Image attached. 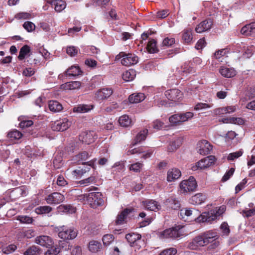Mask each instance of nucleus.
<instances>
[{
	"mask_svg": "<svg viewBox=\"0 0 255 255\" xmlns=\"http://www.w3.org/2000/svg\"><path fill=\"white\" fill-rule=\"evenodd\" d=\"M226 211L224 206L217 207L208 212H205L200 215L198 210L195 208H185L181 209L178 213V216L184 221H186L190 217L192 220L198 219L202 222L212 223L216 221Z\"/></svg>",
	"mask_w": 255,
	"mask_h": 255,
	"instance_id": "f257e3e1",
	"label": "nucleus"
},
{
	"mask_svg": "<svg viewBox=\"0 0 255 255\" xmlns=\"http://www.w3.org/2000/svg\"><path fill=\"white\" fill-rule=\"evenodd\" d=\"M183 226L176 225L172 228L167 229L163 231L159 232L158 237L161 240L176 239L184 236Z\"/></svg>",
	"mask_w": 255,
	"mask_h": 255,
	"instance_id": "f03ea898",
	"label": "nucleus"
},
{
	"mask_svg": "<svg viewBox=\"0 0 255 255\" xmlns=\"http://www.w3.org/2000/svg\"><path fill=\"white\" fill-rule=\"evenodd\" d=\"M197 187L196 181L194 177L190 176L188 180L182 181L179 184V192L186 194L194 191Z\"/></svg>",
	"mask_w": 255,
	"mask_h": 255,
	"instance_id": "7ed1b4c3",
	"label": "nucleus"
},
{
	"mask_svg": "<svg viewBox=\"0 0 255 255\" xmlns=\"http://www.w3.org/2000/svg\"><path fill=\"white\" fill-rule=\"evenodd\" d=\"M116 59L120 60L123 65L130 66L136 64L138 61L137 56L132 53L121 52L116 56Z\"/></svg>",
	"mask_w": 255,
	"mask_h": 255,
	"instance_id": "20e7f679",
	"label": "nucleus"
},
{
	"mask_svg": "<svg viewBox=\"0 0 255 255\" xmlns=\"http://www.w3.org/2000/svg\"><path fill=\"white\" fill-rule=\"evenodd\" d=\"M58 236L64 240L75 239L77 236V231L73 227L63 226L58 228Z\"/></svg>",
	"mask_w": 255,
	"mask_h": 255,
	"instance_id": "39448f33",
	"label": "nucleus"
},
{
	"mask_svg": "<svg viewBox=\"0 0 255 255\" xmlns=\"http://www.w3.org/2000/svg\"><path fill=\"white\" fill-rule=\"evenodd\" d=\"M215 157L213 155L208 156L197 162L191 167L193 171L206 169L215 164Z\"/></svg>",
	"mask_w": 255,
	"mask_h": 255,
	"instance_id": "423d86ee",
	"label": "nucleus"
},
{
	"mask_svg": "<svg viewBox=\"0 0 255 255\" xmlns=\"http://www.w3.org/2000/svg\"><path fill=\"white\" fill-rule=\"evenodd\" d=\"M87 200L93 208L102 205L104 203L103 196L100 192L90 193L88 195Z\"/></svg>",
	"mask_w": 255,
	"mask_h": 255,
	"instance_id": "0eeeda50",
	"label": "nucleus"
},
{
	"mask_svg": "<svg viewBox=\"0 0 255 255\" xmlns=\"http://www.w3.org/2000/svg\"><path fill=\"white\" fill-rule=\"evenodd\" d=\"M113 90L111 88L104 87L97 90L94 95V98L99 101H103L108 99L113 94Z\"/></svg>",
	"mask_w": 255,
	"mask_h": 255,
	"instance_id": "6e6552de",
	"label": "nucleus"
},
{
	"mask_svg": "<svg viewBox=\"0 0 255 255\" xmlns=\"http://www.w3.org/2000/svg\"><path fill=\"white\" fill-rule=\"evenodd\" d=\"M70 126L68 120L64 118L57 121L51 124V128L54 131H63L68 129Z\"/></svg>",
	"mask_w": 255,
	"mask_h": 255,
	"instance_id": "1a4fd4ad",
	"label": "nucleus"
},
{
	"mask_svg": "<svg viewBox=\"0 0 255 255\" xmlns=\"http://www.w3.org/2000/svg\"><path fill=\"white\" fill-rule=\"evenodd\" d=\"M212 149V146L206 140L199 141L197 144V152L201 155H207Z\"/></svg>",
	"mask_w": 255,
	"mask_h": 255,
	"instance_id": "9d476101",
	"label": "nucleus"
},
{
	"mask_svg": "<svg viewBox=\"0 0 255 255\" xmlns=\"http://www.w3.org/2000/svg\"><path fill=\"white\" fill-rule=\"evenodd\" d=\"M97 138L96 132L93 130L85 131L81 133L79 138L83 142L89 144L94 142Z\"/></svg>",
	"mask_w": 255,
	"mask_h": 255,
	"instance_id": "9b49d317",
	"label": "nucleus"
},
{
	"mask_svg": "<svg viewBox=\"0 0 255 255\" xmlns=\"http://www.w3.org/2000/svg\"><path fill=\"white\" fill-rule=\"evenodd\" d=\"M45 199L49 204H58L64 201L65 197L60 193L54 192L47 196Z\"/></svg>",
	"mask_w": 255,
	"mask_h": 255,
	"instance_id": "f8f14e48",
	"label": "nucleus"
},
{
	"mask_svg": "<svg viewBox=\"0 0 255 255\" xmlns=\"http://www.w3.org/2000/svg\"><path fill=\"white\" fill-rule=\"evenodd\" d=\"M208 245L202 234L196 237L188 245V247L191 250H197L199 247Z\"/></svg>",
	"mask_w": 255,
	"mask_h": 255,
	"instance_id": "ddd939ff",
	"label": "nucleus"
},
{
	"mask_svg": "<svg viewBox=\"0 0 255 255\" xmlns=\"http://www.w3.org/2000/svg\"><path fill=\"white\" fill-rule=\"evenodd\" d=\"M145 209L152 211H157L161 209V205L156 201L152 199H146L141 202Z\"/></svg>",
	"mask_w": 255,
	"mask_h": 255,
	"instance_id": "4468645a",
	"label": "nucleus"
},
{
	"mask_svg": "<svg viewBox=\"0 0 255 255\" xmlns=\"http://www.w3.org/2000/svg\"><path fill=\"white\" fill-rule=\"evenodd\" d=\"M165 96L169 100L176 102L182 98V93L177 89H173L166 91Z\"/></svg>",
	"mask_w": 255,
	"mask_h": 255,
	"instance_id": "2eb2a0df",
	"label": "nucleus"
},
{
	"mask_svg": "<svg viewBox=\"0 0 255 255\" xmlns=\"http://www.w3.org/2000/svg\"><path fill=\"white\" fill-rule=\"evenodd\" d=\"M35 242L41 246L50 248L53 244L51 238L47 236H40L35 238Z\"/></svg>",
	"mask_w": 255,
	"mask_h": 255,
	"instance_id": "dca6fc26",
	"label": "nucleus"
},
{
	"mask_svg": "<svg viewBox=\"0 0 255 255\" xmlns=\"http://www.w3.org/2000/svg\"><path fill=\"white\" fill-rule=\"evenodd\" d=\"M219 73L225 78H230L236 75V71L233 68L222 66L219 68Z\"/></svg>",
	"mask_w": 255,
	"mask_h": 255,
	"instance_id": "f3484780",
	"label": "nucleus"
},
{
	"mask_svg": "<svg viewBox=\"0 0 255 255\" xmlns=\"http://www.w3.org/2000/svg\"><path fill=\"white\" fill-rule=\"evenodd\" d=\"M212 25V21L208 19L203 21L196 27L195 30L197 33H202L209 30Z\"/></svg>",
	"mask_w": 255,
	"mask_h": 255,
	"instance_id": "a211bd4d",
	"label": "nucleus"
},
{
	"mask_svg": "<svg viewBox=\"0 0 255 255\" xmlns=\"http://www.w3.org/2000/svg\"><path fill=\"white\" fill-rule=\"evenodd\" d=\"M48 3L54 5V8L56 11L60 12L64 10L66 6V3L62 0H46Z\"/></svg>",
	"mask_w": 255,
	"mask_h": 255,
	"instance_id": "6ab92c4d",
	"label": "nucleus"
},
{
	"mask_svg": "<svg viewBox=\"0 0 255 255\" xmlns=\"http://www.w3.org/2000/svg\"><path fill=\"white\" fill-rule=\"evenodd\" d=\"M181 175V171L178 169L172 168L167 172V180L168 182H173L180 178Z\"/></svg>",
	"mask_w": 255,
	"mask_h": 255,
	"instance_id": "aec40b11",
	"label": "nucleus"
},
{
	"mask_svg": "<svg viewBox=\"0 0 255 255\" xmlns=\"http://www.w3.org/2000/svg\"><path fill=\"white\" fill-rule=\"evenodd\" d=\"M241 33L245 36H251L255 34V22L247 24L243 26Z\"/></svg>",
	"mask_w": 255,
	"mask_h": 255,
	"instance_id": "412c9836",
	"label": "nucleus"
},
{
	"mask_svg": "<svg viewBox=\"0 0 255 255\" xmlns=\"http://www.w3.org/2000/svg\"><path fill=\"white\" fill-rule=\"evenodd\" d=\"M164 204L167 207L173 210H177L180 208V204L179 201L174 197L168 198L164 202Z\"/></svg>",
	"mask_w": 255,
	"mask_h": 255,
	"instance_id": "4be33fe9",
	"label": "nucleus"
},
{
	"mask_svg": "<svg viewBox=\"0 0 255 255\" xmlns=\"http://www.w3.org/2000/svg\"><path fill=\"white\" fill-rule=\"evenodd\" d=\"M133 211V208H126L117 216L116 220V225H122L125 222L127 216Z\"/></svg>",
	"mask_w": 255,
	"mask_h": 255,
	"instance_id": "5701e85b",
	"label": "nucleus"
},
{
	"mask_svg": "<svg viewBox=\"0 0 255 255\" xmlns=\"http://www.w3.org/2000/svg\"><path fill=\"white\" fill-rule=\"evenodd\" d=\"M81 83L79 81H72L61 85V89L64 90H73L80 88Z\"/></svg>",
	"mask_w": 255,
	"mask_h": 255,
	"instance_id": "b1692460",
	"label": "nucleus"
},
{
	"mask_svg": "<svg viewBox=\"0 0 255 255\" xmlns=\"http://www.w3.org/2000/svg\"><path fill=\"white\" fill-rule=\"evenodd\" d=\"M206 199L205 195L197 193L191 197L190 202L193 205H200L204 203Z\"/></svg>",
	"mask_w": 255,
	"mask_h": 255,
	"instance_id": "393cba45",
	"label": "nucleus"
},
{
	"mask_svg": "<svg viewBox=\"0 0 255 255\" xmlns=\"http://www.w3.org/2000/svg\"><path fill=\"white\" fill-rule=\"evenodd\" d=\"M35 235L34 231L33 230H22L17 234V239L21 241L23 239H30Z\"/></svg>",
	"mask_w": 255,
	"mask_h": 255,
	"instance_id": "a878e982",
	"label": "nucleus"
},
{
	"mask_svg": "<svg viewBox=\"0 0 255 255\" xmlns=\"http://www.w3.org/2000/svg\"><path fill=\"white\" fill-rule=\"evenodd\" d=\"M141 236L137 233H129L126 236V238L131 246H134L137 242L140 241Z\"/></svg>",
	"mask_w": 255,
	"mask_h": 255,
	"instance_id": "bb28decb",
	"label": "nucleus"
},
{
	"mask_svg": "<svg viewBox=\"0 0 255 255\" xmlns=\"http://www.w3.org/2000/svg\"><path fill=\"white\" fill-rule=\"evenodd\" d=\"M89 157V153L87 151H83L74 156L73 160L74 163H78L79 164L82 163V164H85L86 163L83 162V161L86 160Z\"/></svg>",
	"mask_w": 255,
	"mask_h": 255,
	"instance_id": "cd10ccee",
	"label": "nucleus"
},
{
	"mask_svg": "<svg viewBox=\"0 0 255 255\" xmlns=\"http://www.w3.org/2000/svg\"><path fill=\"white\" fill-rule=\"evenodd\" d=\"M202 235L208 244L212 242L218 238L217 233L213 231H209L204 233Z\"/></svg>",
	"mask_w": 255,
	"mask_h": 255,
	"instance_id": "c85d7f7f",
	"label": "nucleus"
},
{
	"mask_svg": "<svg viewBox=\"0 0 255 255\" xmlns=\"http://www.w3.org/2000/svg\"><path fill=\"white\" fill-rule=\"evenodd\" d=\"M237 107L236 106H230L218 108L216 110L217 114H227L234 113L236 111Z\"/></svg>",
	"mask_w": 255,
	"mask_h": 255,
	"instance_id": "c756f323",
	"label": "nucleus"
},
{
	"mask_svg": "<svg viewBox=\"0 0 255 255\" xmlns=\"http://www.w3.org/2000/svg\"><path fill=\"white\" fill-rule=\"evenodd\" d=\"M93 108L92 105H79L73 108V111L75 113H85L88 112Z\"/></svg>",
	"mask_w": 255,
	"mask_h": 255,
	"instance_id": "7c9ffc66",
	"label": "nucleus"
},
{
	"mask_svg": "<svg viewBox=\"0 0 255 255\" xmlns=\"http://www.w3.org/2000/svg\"><path fill=\"white\" fill-rule=\"evenodd\" d=\"M145 99V96L143 93H134L130 95L128 97V100L131 103H138Z\"/></svg>",
	"mask_w": 255,
	"mask_h": 255,
	"instance_id": "2f4dec72",
	"label": "nucleus"
},
{
	"mask_svg": "<svg viewBox=\"0 0 255 255\" xmlns=\"http://www.w3.org/2000/svg\"><path fill=\"white\" fill-rule=\"evenodd\" d=\"M147 133L148 130L147 129H145L142 131H140L135 136V138L132 142V145H135L141 141L144 140L146 137Z\"/></svg>",
	"mask_w": 255,
	"mask_h": 255,
	"instance_id": "473e14b6",
	"label": "nucleus"
},
{
	"mask_svg": "<svg viewBox=\"0 0 255 255\" xmlns=\"http://www.w3.org/2000/svg\"><path fill=\"white\" fill-rule=\"evenodd\" d=\"M119 124L123 127H129L132 125L131 119L127 115L121 116L119 119Z\"/></svg>",
	"mask_w": 255,
	"mask_h": 255,
	"instance_id": "72a5a7b5",
	"label": "nucleus"
},
{
	"mask_svg": "<svg viewBox=\"0 0 255 255\" xmlns=\"http://www.w3.org/2000/svg\"><path fill=\"white\" fill-rule=\"evenodd\" d=\"M228 50L226 49H222L216 51L214 53V56L216 59L221 62H224V60L227 57Z\"/></svg>",
	"mask_w": 255,
	"mask_h": 255,
	"instance_id": "f704fd0d",
	"label": "nucleus"
},
{
	"mask_svg": "<svg viewBox=\"0 0 255 255\" xmlns=\"http://www.w3.org/2000/svg\"><path fill=\"white\" fill-rule=\"evenodd\" d=\"M49 110L54 113L62 111L63 107L61 104L56 101H50L48 104Z\"/></svg>",
	"mask_w": 255,
	"mask_h": 255,
	"instance_id": "c9c22d12",
	"label": "nucleus"
},
{
	"mask_svg": "<svg viewBox=\"0 0 255 255\" xmlns=\"http://www.w3.org/2000/svg\"><path fill=\"white\" fill-rule=\"evenodd\" d=\"M66 73L67 75L76 76L81 75L82 71L78 66L73 65L67 70Z\"/></svg>",
	"mask_w": 255,
	"mask_h": 255,
	"instance_id": "e433bc0d",
	"label": "nucleus"
},
{
	"mask_svg": "<svg viewBox=\"0 0 255 255\" xmlns=\"http://www.w3.org/2000/svg\"><path fill=\"white\" fill-rule=\"evenodd\" d=\"M88 248L92 253H97L102 248V245L100 242L93 240L89 242Z\"/></svg>",
	"mask_w": 255,
	"mask_h": 255,
	"instance_id": "4c0bfd02",
	"label": "nucleus"
},
{
	"mask_svg": "<svg viewBox=\"0 0 255 255\" xmlns=\"http://www.w3.org/2000/svg\"><path fill=\"white\" fill-rule=\"evenodd\" d=\"M136 76V71L133 69H129L123 74V79L126 81H130Z\"/></svg>",
	"mask_w": 255,
	"mask_h": 255,
	"instance_id": "58836bf2",
	"label": "nucleus"
},
{
	"mask_svg": "<svg viewBox=\"0 0 255 255\" xmlns=\"http://www.w3.org/2000/svg\"><path fill=\"white\" fill-rule=\"evenodd\" d=\"M58 208L59 211L67 214H73L76 211V208L71 205H61Z\"/></svg>",
	"mask_w": 255,
	"mask_h": 255,
	"instance_id": "ea45409f",
	"label": "nucleus"
},
{
	"mask_svg": "<svg viewBox=\"0 0 255 255\" xmlns=\"http://www.w3.org/2000/svg\"><path fill=\"white\" fill-rule=\"evenodd\" d=\"M18 121L20 122L19 126L21 128H28L33 124L32 121L28 120L27 118L25 116L19 117Z\"/></svg>",
	"mask_w": 255,
	"mask_h": 255,
	"instance_id": "a19ab883",
	"label": "nucleus"
},
{
	"mask_svg": "<svg viewBox=\"0 0 255 255\" xmlns=\"http://www.w3.org/2000/svg\"><path fill=\"white\" fill-rule=\"evenodd\" d=\"M146 48L150 53H155L158 51L156 46V42L154 39H151L148 41Z\"/></svg>",
	"mask_w": 255,
	"mask_h": 255,
	"instance_id": "79ce46f5",
	"label": "nucleus"
},
{
	"mask_svg": "<svg viewBox=\"0 0 255 255\" xmlns=\"http://www.w3.org/2000/svg\"><path fill=\"white\" fill-rule=\"evenodd\" d=\"M182 38L186 43H190L191 42L193 37L192 30L190 28H187L184 30Z\"/></svg>",
	"mask_w": 255,
	"mask_h": 255,
	"instance_id": "37998d69",
	"label": "nucleus"
},
{
	"mask_svg": "<svg viewBox=\"0 0 255 255\" xmlns=\"http://www.w3.org/2000/svg\"><path fill=\"white\" fill-rule=\"evenodd\" d=\"M40 249L35 246H32L28 248L24 253V255H36L39 254Z\"/></svg>",
	"mask_w": 255,
	"mask_h": 255,
	"instance_id": "c03bdc74",
	"label": "nucleus"
},
{
	"mask_svg": "<svg viewBox=\"0 0 255 255\" xmlns=\"http://www.w3.org/2000/svg\"><path fill=\"white\" fill-rule=\"evenodd\" d=\"M30 47L27 45L22 46L19 51V54L18 58L20 60H22L25 56L30 52Z\"/></svg>",
	"mask_w": 255,
	"mask_h": 255,
	"instance_id": "a18cd8bd",
	"label": "nucleus"
},
{
	"mask_svg": "<svg viewBox=\"0 0 255 255\" xmlns=\"http://www.w3.org/2000/svg\"><path fill=\"white\" fill-rule=\"evenodd\" d=\"M22 136V134L17 130L9 131L7 134V137L11 140L19 139Z\"/></svg>",
	"mask_w": 255,
	"mask_h": 255,
	"instance_id": "49530a36",
	"label": "nucleus"
},
{
	"mask_svg": "<svg viewBox=\"0 0 255 255\" xmlns=\"http://www.w3.org/2000/svg\"><path fill=\"white\" fill-rule=\"evenodd\" d=\"M52 208L48 206L38 207L35 209V213L37 214H46L50 212Z\"/></svg>",
	"mask_w": 255,
	"mask_h": 255,
	"instance_id": "de8ad7c7",
	"label": "nucleus"
},
{
	"mask_svg": "<svg viewBox=\"0 0 255 255\" xmlns=\"http://www.w3.org/2000/svg\"><path fill=\"white\" fill-rule=\"evenodd\" d=\"M173 142L174 146L173 147H172V145H169L168 146L167 150L169 152H173L176 150L181 145L182 139L178 138L175 139Z\"/></svg>",
	"mask_w": 255,
	"mask_h": 255,
	"instance_id": "09e8293b",
	"label": "nucleus"
},
{
	"mask_svg": "<svg viewBox=\"0 0 255 255\" xmlns=\"http://www.w3.org/2000/svg\"><path fill=\"white\" fill-rule=\"evenodd\" d=\"M115 237L112 234L105 235L102 239L103 244L105 246H109L114 241Z\"/></svg>",
	"mask_w": 255,
	"mask_h": 255,
	"instance_id": "8fccbe9b",
	"label": "nucleus"
},
{
	"mask_svg": "<svg viewBox=\"0 0 255 255\" xmlns=\"http://www.w3.org/2000/svg\"><path fill=\"white\" fill-rule=\"evenodd\" d=\"M17 220L22 224H31L33 221L32 217L25 215H20L17 217Z\"/></svg>",
	"mask_w": 255,
	"mask_h": 255,
	"instance_id": "3c124183",
	"label": "nucleus"
},
{
	"mask_svg": "<svg viewBox=\"0 0 255 255\" xmlns=\"http://www.w3.org/2000/svg\"><path fill=\"white\" fill-rule=\"evenodd\" d=\"M213 104H207L204 103H198L195 105L194 109L195 111H199L209 109L213 106Z\"/></svg>",
	"mask_w": 255,
	"mask_h": 255,
	"instance_id": "603ef678",
	"label": "nucleus"
},
{
	"mask_svg": "<svg viewBox=\"0 0 255 255\" xmlns=\"http://www.w3.org/2000/svg\"><path fill=\"white\" fill-rule=\"evenodd\" d=\"M17 249V246L14 244H10L2 248V252L4 254H10L14 252Z\"/></svg>",
	"mask_w": 255,
	"mask_h": 255,
	"instance_id": "864d4df0",
	"label": "nucleus"
},
{
	"mask_svg": "<svg viewBox=\"0 0 255 255\" xmlns=\"http://www.w3.org/2000/svg\"><path fill=\"white\" fill-rule=\"evenodd\" d=\"M142 166L143 164L138 162L130 165L129 166V170L135 172H140Z\"/></svg>",
	"mask_w": 255,
	"mask_h": 255,
	"instance_id": "5fc2aeb1",
	"label": "nucleus"
},
{
	"mask_svg": "<svg viewBox=\"0 0 255 255\" xmlns=\"http://www.w3.org/2000/svg\"><path fill=\"white\" fill-rule=\"evenodd\" d=\"M32 17L31 13L26 12H21L17 13L15 15V18L17 19H29Z\"/></svg>",
	"mask_w": 255,
	"mask_h": 255,
	"instance_id": "6e6d98bb",
	"label": "nucleus"
},
{
	"mask_svg": "<svg viewBox=\"0 0 255 255\" xmlns=\"http://www.w3.org/2000/svg\"><path fill=\"white\" fill-rule=\"evenodd\" d=\"M96 181V179L94 176H91L90 177L82 180L79 181V183L81 185H88L91 184L95 183Z\"/></svg>",
	"mask_w": 255,
	"mask_h": 255,
	"instance_id": "4d7b16f0",
	"label": "nucleus"
},
{
	"mask_svg": "<svg viewBox=\"0 0 255 255\" xmlns=\"http://www.w3.org/2000/svg\"><path fill=\"white\" fill-rule=\"evenodd\" d=\"M23 28L28 32H30L35 30V25L31 21H26L23 24Z\"/></svg>",
	"mask_w": 255,
	"mask_h": 255,
	"instance_id": "13d9d810",
	"label": "nucleus"
},
{
	"mask_svg": "<svg viewBox=\"0 0 255 255\" xmlns=\"http://www.w3.org/2000/svg\"><path fill=\"white\" fill-rule=\"evenodd\" d=\"M78 52V49L75 46H70L66 48V53L71 57L75 56Z\"/></svg>",
	"mask_w": 255,
	"mask_h": 255,
	"instance_id": "bf43d9fd",
	"label": "nucleus"
},
{
	"mask_svg": "<svg viewBox=\"0 0 255 255\" xmlns=\"http://www.w3.org/2000/svg\"><path fill=\"white\" fill-rule=\"evenodd\" d=\"M243 152L242 150L231 153L228 156L227 159L228 160H234L235 159L241 156L243 154Z\"/></svg>",
	"mask_w": 255,
	"mask_h": 255,
	"instance_id": "052dcab7",
	"label": "nucleus"
},
{
	"mask_svg": "<svg viewBox=\"0 0 255 255\" xmlns=\"http://www.w3.org/2000/svg\"><path fill=\"white\" fill-rule=\"evenodd\" d=\"M180 115V122L181 123L184 122L186 121H187L189 119H191L193 117V113L192 112H186L183 114H179Z\"/></svg>",
	"mask_w": 255,
	"mask_h": 255,
	"instance_id": "680f3d73",
	"label": "nucleus"
},
{
	"mask_svg": "<svg viewBox=\"0 0 255 255\" xmlns=\"http://www.w3.org/2000/svg\"><path fill=\"white\" fill-rule=\"evenodd\" d=\"M179 114H175L169 118V122L173 125H176L181 123Z\"/></svg>",
	"mask_w": 255,
	"mask_h": 255,
	"instance_id": "e2e57ef3",
	"label": "nucleus"
},
{
	"mask_svg": "<svg viewBox=\"0 0 255 255\" xmlns=\"http://www.w3.org/2000/svg\"><path fill=\"white\" fill-rule=\"evenodd\" d=\"M177 253V250L174 248H170L162 251L158 255H175Z\"/></svg>",
	"mask_w": 255,
	"mask_h": 255,
	"instance_id": "0e129e2a",
	"label": "nucleus"
},
{
	"mask_svg": "<svg viewBox=\"0 0 255 255\" xmlns=\"http://www.w3.org/2000/svg\"><path fill=\"white\" fill-rule=\"evenodd\" d=\"M234 172L235 169L234 168H231L229 170L225 173V175L223 176L222 179V181L226 182L229 180L230 177L233 176Z\"/></svg>",
	"mask_w": 255,
	"mask_h": 255,
	"instance_id": "69168bd1",
	"label": "nucleus"
},
{
	"mask_svg": "<svg viewBox=\"0 0 255 255\" xmlns=\"http://www.w3.org/2000/svg\"><path fill=\"white\" fill-rule=\"evenodd\" d=\"M163 126V123L159 120L154 121L151 124L152 128L156 130L160 129Z\"/></svg>",
	"mask_w": 255,
	"mask_h": 255,
	"instance_id": "338daca9",
	"label": "nucleus"
},
{
	"mask_svg": "<svg viewBox=\"0 0 255 255\" xmlns=\"http://www.w3.org/2000/svg\"><path fill=\"white\" fill-rule=\"evenodd\" d=\"M49 248L50 249L45 253V255H56L60 252L59 248H53L52 246Z\"/></svg>",
	"mask_w": 255,
	"mask_h": 255,
	"instance_id": "774afa93",
	"label": "nucleus"
}]
</instances>
